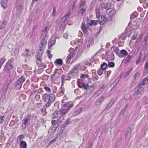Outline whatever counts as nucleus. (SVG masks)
I'll return each instance as SVG.
<instances>
[{"instance_id":"1","label":"nucleus","mask_w":148,"mask_h":148,"mask_svg":"<svg viewBox=\"0 0 148 148\" xmlns=\"http://www.w3.org/2000/svg\"><path fill=\"white\" fill-rule=\"evenodd\" d=\"M55 98V95L52 93L50 94L47 93L44 94L42 95L43 100L47 102L46 103V107L50 106L51 103L54 101Z\"/></svg>"},{"instance_id":"2","label":"nucleus","mask_w":148,"mask_h":148,"mask_svg":"<svg viewBox=\"0 0 148 148\" xmlns=\"http://www.w3.org/2000/svg\"><path fill=\"white\" fill-rule=\"evenodd\" d=\"M111 4L109 2H107L105 3H102L98 6L100 8L101 10L103 11L106 12V10L109 8H110Z\"/></svg>"},{"instance_id":"3","label":"nucleus","mask_w":148,"mask_h":148,"mask_svg":"<svg viewBox=\"0 0 148 148\" xmlns=\"http://www.w3.org/2000/svg\"><path fill=\"white\" fill-rule=\"evenodd\" d=\"M69 51L71 53H69L68 56L66 57V62L68 63H70L71 60V58L73 57L75 54L74 52H71V51H74V49L73 48L70 49L69 50Z\"/></svg>"},{"instance_id":"4","label":"nucleus","mask_w":148,"mask_h":148,"mask_svg":"<svg viewBox=\"0 0 148 148\" xmlns=\"http://www.w3.org/2000/svg\"><path fill=\"white\" fill-rule=\"evenodd\" d=\"M86 8V6L85 5V2H82L81 3L80 6L79 8L78 11L83 15L85 13Z\"/></svg>"},{"instance_id":"5","label":"nucleus","mask_w":148,"mask_h":148,"mask_svg":"<svg viewBox=\"0 0 148 148\" xmlns=\"http://www.w3.org/2000/svg\"><path fill=\"white\" fill-rule=\"evenodd\" d=\"M13 61L12 60H9L7 63L4 69L5 71H9L13 67L12 63Z\"/></svg>"},{"instance_id":"6","label":"nucleus","mask_w":148,"mask_h":148,"mask_svg":"<svg viewBox=\"0 0 148 148\" xmlns=\"http://www.w3.org/2000/svg\"><path fill=\"white\" fill-rule=\"evenodd\" d=\"M106 12L110 17H112L116 13L115 11L110 8H108L106 10Z\"/></svg>"},{"instance_id":"7","label":"nucleus","mask_w":148,"mask_h":148,"mask_svg":"<svg viewBox=\"0 0 148 148\" xmlns=\"http://www.w3.org/2000/svg\"><path fill=\"white\" fill-rule=\"evenodd\" d=\"M78 71L77 70L73 68L69 72V74L72 76L75 77L77 76V73Z\"/></svg>"},{"instance_id":"8","label":"nucleus","mask_w":148,"mask_h":148,"mask_svg":"<svg viewBox=\"0 0 148 148\" xmlns=\"http://www.w3.org/2000/svg\"><path fill=\"white\" fill-rule=\"evenodd\" d=\"M51 123L52 126L51 128V130H56L59 126V125L57 123V121L56 120H52Z\"/></svg>"},{"instance_id":"9","label":"nucleus","mask_w":148,"mask_h":148,"mask_svg":"<svg viewBox=\"0 0 148 148\" xmlns=\"http://www.w3.org/2000/svg\"><path fill=\"white\" fill-rule=\"evenodd\" d=\"M34 116V115L29 114L27 115V116L23 119L25 125L27 124L28 121L30 120Z\"/></svg>"},{"instance_id":"10","label":"nucleus","mask_w":148,"mask_h":148,"mask_svg":"<svg viewBox=\"0 0 148 148\" xmlns=\"http://www.w3.org/2000/svg\"><path fill=\"white\" fill-rule=\"evenodd\" d=\"M46 42L45 40L41 41V44L39 47L40 48L39 49L40 51H42L44 49L46 45Z\"/></svg>"},{"instance_id":"11","label":"nucleus","mask_w":148,"mask_h":148,"mask_svg":"<svg viewBox=\"0 0 148 148\" xmlns=\"http://www.w3.org/2000/svg\"><path fill=\"white\" fill-rule=\"evenodd\" d=\"M100 17L101 20V21L100 18H99L100 20L99 23L100 25H103L108 21V19L104 16H100Z\"/></svg>"},{"instance_id":"12","label":"nucleus","mask_w":148,"mask_h":148,"mask_svg":"<svg viewBox=\"0 0 148 148\" xmlns=\"http://www.w3.org/2000/svg\"><path fill=\"white\" fill-rule=\"evenodd\" d=\"M128 54V52L125 50L123 49L121 50L119 53V57L120 58L123 57V56H125Z\"/></svg>"},{"instance_id":"13","label":"nucleus","mask_w":148,"mask_h":148,"mask_svg":"<svg viewBox=\"0 0 148 148\" xmlns=\"http://www.w3.org/2000/svg\"><path fill=\"white\" fill-rule=\"evenodd\" d=\"M73 106V102L71 101H70L66 104L63 105L62 106V107L63 108L66 107L67 108H69V110L70 108L72 107Z\"/></svg>"},{"instance_id":"14","label":"nucleus","mask_w":148,"mask_h":148,"mask_svg":"<svg viewBox=\"0 0 148 148\" xmlns=\"http://www.w3.org/2000/svg\"><path fill=\"white\" fill-rule=\"evenodd\" d=\"M81 28L84 33L88 34V31L87 29H88L89 27H86V26L84 23H82Z\"/></svg>"},{"instance_id":"15","label":"nucleus","mask_w":148,"mask_h":148,"mask_svg":"<svg viewBox=\"0 0 148 148\" xmlns=\"http://www.w3.org/2000/svg\"><path fill=\"white\" fill-rule=\"evenodd\" d=\"M56 41L52 39H50L48 43L49 49H50L55 44Z\"/></svg>"},{"instance_id":"16","label":"nucleus","mask_w":148,"mask_h":148,"mask_svg":"<svg viewBox=\"0 0 148 148\" xmlns=\"http://www.w3.org/2000/svg\"><path fill=\"white\" fill-rule=\"evenodd\" d=\"M62 116L60 110L58 111L57 110L55 111L53 114V117L54 118H56L58 116L60 117Z\"/></svg>"},{"instance_id":"17","label":"nucleus","mask_w":148,"mask_h":148,"mask_svg":"<svg viewBox=\"0 0 148 148\" xmlns=\"http://www.w3.org/2000/svg\"><path fill=\"white\" fill-rule=\"evenodd\" d=\"M8 0H2L1 1V4L2 7L5 9L8 7Z\"/></svg>"},{"instance_id":"18","label":"nucleus","mask_w":148,"mask_h":148,"mask_svg":"<svg viewBox=\"0 0 148 148\" xmlns=\"http://www.w3.org/2000/svg\"><path fill=\"white\" fill-rule=\"evenodd\" d=\"M100 8L99 6H97L95 9L96 14L97 17L99 18L100 17Z\"/></svg>"},{"instance_id":"19","label":"nucleus","mask_w":148,"mask_h":148,"mask_svg":"<svg viewBox=\"0 0 148 148\" xmlns=\"http://www.w3.org/2000/svg\"><path fill=\"white\" fill-rule=\"evenodd\" d=\"M61 112V114L62 116L63 115H65L66 113L68 112L69 111V108H66V109L61 108L60 110Z\"/></svg>"},{"instance_id":"20","label":"nucleus","mask_w":148,"mask_h":148,"mask_svg":"<svg viewBox=\"0 0 148 148\" xmlns=\"http://www.w3.org/2000/svg\"><path fill=\"white\" fill-rule=\"evenodd\" d=\"M27 145L25 141H21L19 145L20 148H27Z\"/></svg>"},{"instance_id":"21","label":"nucleus","mask_w":148,"mask_h":148,"mask_svg":"<svg viewBox=\"0 0 148 148\" xmlns=\"http://www.w3.org/2000/svg\"><path fill=\"white\" fill-rule=\"evenodd\" d=\"M42 35L41 37V41H45L47 42V39L48 37L47 36V34L45 33L43 34H42Z\"/></svg>"},{"instance_id":"22","label":"nucleus","mask_w":148,"mask_h":148,"mask_svg":"<svg viewBox=\"0 0 148 148\" xmlns=\"http://www.w3.org/2000/svg\"><path fill=\"white\" fill-rule=\"evenodd\" d=\"M113 49V52H114L116 54L119 56V48L117 47H112L111 49Z\"/></svg>"},{"instance_id":"23","label":"nucleus","mask_w":148,"mask_h":148,"mask_svg":"<svg viewBox=\"0 0 148 148\" xmlns=\"http://www.w3.org/2000/svg\"><path fill=\"white\" fill-rule=\"evenodd\" d=\"M82 108H80L79 109H77L76 111L73 113V116H75L78 115L82 111Z\"/></svg>"},{"instance_id":"24","label":"nucleus","mask_w":148,"mask_h":148,"mask_svg":"<svg viewBox=\"0 0 148 148\" xmlns=\"http://www.w3.org/2000/svg\"><path fill=\"white\" fill-rule=\"evenodd\" d=\"M25 80V78L23 77H20L17 81L18 83L23 84Z\"/></svg>"},{"instance_id":"25","label":"nucleus","mask_w":148,"mask_h":148,"mask_svg":"<svg viewBox=\"0 0 148 148\" xmlns=\"http://www.w3.org/2000/svg\"><path fill=\"white\" fill-rule=\"evenodd\" d=\"M42 51H40L37 53V55L36 56V59L40 61L42 58Z\"/></svg>"},{"instance_id":"26","label":"nucleus","mask_w":148,"mask_h":148,"mask_svg":"<svg viewBox=\"0 0 148 148\" xmlns=\"http://www.w3.org/2000/svg\"><path fill=\"white\" fill-rule=\"evenodd\" d=\"M17 12L18 14L20 13L23 10V6L21 5L18 6L17 7Z\"/></svg>"},{"instance_id":"27","label":"nucleus","mask_w":148,"mask_h":148,"mask_svg":"<svg viewBox=\"0 0 148 148\" xmlns=\"http://www.w3.org/2000/svg\"><path fill=\"white\" fill-rule=\"evenodd\" d=\"M70 14L71 13L70 12H68L67 13L66 15L63 18V19H64V22L66 21V20L69 18Z\"/></svg>"},{"instance_id":"28","label":"nucleus","mask_w":148,"mask_h":148,"mask_svg":"<svg viewBox=\"0 0 148 148\" xmlns=\"http://www.w3.org/2000/svg\"><path fill=\"white\" fill-rule=\"evenodd\" d=\"M147 84V81H146L145 79L144 78L140 82V84H139V88L141 87V86H144Z\"/></svg>"},{"instance_id":"29","label":"nucleus","mask_w":148,"mask_h":148,"mask_svg":"<svg viewBox=\"0 0 148 148\" xmlns=\"http://www.w3.org/2000/svg\"><path fill=\"white\" fill-rule=\"evenodd\" d=\"M65 75H62V76L61 81H62V85L64 83V81L65 80H69L71 78L70 77H69V76H68V79H65Z\"/></svg>"},{"instance_id":"30","label":"nucleus","mask_w":148,"mask_h":148,"mask_svg":"<svg viewBox=\"0 0 148 148\" xmlns=\"http://www.w3.org/2000/svg\"><path fill=\"white\" fill-rule=\"evenodd\" d=\"M97 20H91V22L89 23V24L90 26H92V25H97Z\"/></svg>"},{"instance_id":"31","label":"nucleus","mask_w":148,"mask_h":148,"mask_svg":"<svg viewBox=\"0 0 148 148\" xmlns=\"http://www.w3.org/2000/svg\"><path fill=\"white\" fill-rule=\"evenodd\" d=\"M55 62L60 65H62V61L61 59H57Z\"/></svg>"},{"instance_id":"32","label":"nucleus","mask_w":148,"mask_h":148,"mask_svg":"<svg viewBox=\"0 0 148 148\" xmlns=\"http://www.w3.org/2000/svg\"><path fill=\"white\" fill-rule=\"evenodd\" d=\"M107 67V65L106 63H103L101 65V69L103 70H105Z\"/></svg>"},{"instance_id":"33","label":"nucleus","mask_w":148,"mask_h":148,"mask_svg":"<svg viewBox=\"0 0 148 148\" xmlns=\"http://www.w3.org/2000/svg\"><path fill=\"white\" fill-rule=\"evenodd\" d=\"M75 70H77V71L81 68L80 65V64H78L75 66L73 68Z\"/></svg>"},{"instance_id":"34","label":"nucleus","mask_w":148,"mask_h":148,"mask_svg":"<svg viewBox=\"0 0 148 148\" xmlns=\"http://www.w3.org/2000/svg\"><path fill=\"white\" fill-rule=\"evenodd\" d=\"M145 71L147 73L148 72V61L146 62L145 64Z\"/></svg>"},{"instance_id":"35","label":"nucleus","mask_w":148,"mask_h":148,"mask_svg":"<svg viewBox=\"0 0 148 148\" xmlns=\"http://www.w3.org/2000/svg\"><path fill=\"white\" fill-rule=\"evenodd\" d=\"M22 84L19 83L17 82L15 86L16 88L17 89H20L22 86Z\"/></svg>"},{"instance_id":"36","label":"nucleus","mask_w":148,"mask_h":148,"mask_svg":"<svg viewBox=\"0 0 148 148\" xmlns=\"http://www.w3.org/2000/svg\"><path fill=\"white\" fill-rule=\"evenodd\" d=\"M23 136L22 135H19L17 138V142L18 143H19V142L20 141H21L23 139Z\"/></svg>"},{"instance_id":"37","label":"nucleus","mask_w":148,"mask_h":148,"mask_svg":"<svg viewBox=\"0 0 148 148\" xmlns=\"http://www.w3.org/2000/svg\"><path fill=\"white\" fill-rule=\"evenodd\" d=\"M5 118L4 116H0V124H2L5 122Z\"/></svg>"},{"instance_id":"38","label":"nucleus","mask_w":148,"mask_h":148,"mask_svg":"<svg viewBox=\"0 0 148 148\" xmlns=\"http://www.w3.org/2000/svg\"><path fill=\"white\" fill-rule=\"evenodd\" d=\"M131 58V56L130 55L128 56H127L125 59V63L127 64V63H128L129 62Z\"/></svg>"},{"instance_id":"39","label":"nucleus","mask_w":148,"mask_h":148,"mask_svg":"<svg viewBox=\"0 0 148 148\" xmlns=\"http://www.w3.org/2000/svg\"><path fill=\"white\" fill-rule=\"evenodd\" d=\"M29 52V50L28 49H25V51L24 52L23 54V55L24 56H27L29 55V54H28V52Z\"/></svg>"},{"instance_id":"40","label":"nucleus","mask_w":148,"mask_h":148,"mask_svg":"<svg viewBox=\"0 0 148 148\" xmlns=\"http://www.w3.org/2000/svg\"><path fill=\"white\" fill-rule=\"evenodd\" d=\"M138 14L136 12H134L131 16V19H133L135 17L137 16H138Z\"/></svg>"},{"instance_id":"41","label":"nucleus","mask_w":148,"mask_h":148,"mask_svg":"<svg viewBox=\"0 0 148 148\" xmlns=\"http://www.w3.org/2000/svg\"><path fill=\"white\" fill-rule=\"evenodd\" d=\"M103 70L101 69H98L97 72L99 75H101L103 74Z\"/></svg>"},{"instance_id":"42","label":"nucleus","mask_w":148,"mask_h":148,"mask_svg":"<svg viewBox=\"0 0 148 148\" xmlns=\"http://www.w3.org/2000/svg\"><path fill=\"white\" fill-rule=\"evenodd\" d=\"M115 63L113 62H109L108 63V65L109 67H113L114 66Z\"/></svg>"},{"instance_id":"43","label":"nucleus","mask_w":148,"mask_h":148,"mask_svg":"<svg viewBox=\"0 0 148 148\" xmlns=\"http://www.w3.org/2000/svg\"><path fill=\"white\" fill-rule=\"evenodd\" d=\"M70 121V118H68L66 121L65 123L63 125V127H64V126H66L68 125L69 124Z\"/></svg>"},{"instance_id":"44","label":"nucleus","mask_w":148,"mask_h":148,"mask_svg":"<svg viewBox=\"0 0 148 148\" xmlns=\"http://www.w3.org/2000/svg\"><path fill=\"white\" fill-rule=\"evenodd\" d=\"M82 86H83V87L86 89H87L88 86V85L87 84H86L84 83H82Z\"/></svg>"},{"instance_id":"45","label":"nucleus","mask_w":148,"mask_h":148,"mask_svg":"<svg viewBox=\"0 0 148 148\" xmlns=\"http://www.w3.org/2000/svg\"><path fill=\"white\" fill-rule=\"evenodd\" d=\"M60 119L58 120V122L60 123H62L64 120V116H62L60 117Z\"/></svg>"},{"instance_id":"46","label":"nucleus","mask_w":148,"mask_h":148,"mask_svg":"<svg viewBox=\"0 0 148 148\" xmlns=\"http://www.w3.org/2000/svg\"><path fill=\"white\" fill-rule=\"evenodd\" d=\"M58 136H56V138L54 139L53 140H51V141H50L48 144V145H51L52 143H54L55 141L58 138Z\"/></svg>"},{"instance_id":"47","label":"nucleus","mask_w":148,"mask_h":148,"mask_svg":"<svg viewBox=\"0 0 148 148\" xmlns=\"http://www.w3.org/2000/svg\"><path fill=\"white\" fill-rule=\"evenodd\" d=\"M44 89L45 90L46 92H50L51 91V90L50 88L49 87H47V86H45L44 87Z\"/></svg>"},{"instance_id":"48","label":"nucleus","mask_w":148,"mask_h":148,"mask_svg":"<svg viewBox=\"0 0 148 148\" xmlns=\"http://www.w3.org/2000/svg\"><path fill=\"white\" fill-rule=\"evenodd\" d=\"M15 75V72L14 71H13L12 72V73H11V72L10 73L9 75L10 77L12 78V77H13Z\"/></svg>"},{"instance_id":"49","label":"nucleus","mask_w":148,"mask_h":148,"mask_svg":"<svg viewBox=\"0 0 148 148\" xmlns=\"http://www.w3.org/2000/svg\"><path fill=\"white\" fill-rule=\"evenodd\" d=\"M37 28V26L35 25L34 26L33 28H32V35H33L34 34H35V29Z\"/></svg>"},{"instance_id":"50","label":"nucleus","mask_w":148,"mask_h":148,"mask_svg":"<svg viewBox=\"0 0 148 148\" xmlns=\"http://www.w3.org/2000/svg\"><path fill=\"white\" fill-rule=\"evenodd\" d=\"M127 106V105H126L125 108L124 109H123V110H122L121 111V112L120 113V114H122L123 115L124 114V113L125 112V111L126 109Z\"/></svg>"},{"instance_id":"51","label":"nucleus","mask_w":148,"mask_h":148,"mask_svg":"<svg viewBox=\"0 0 148 148\" xmlns=\"http://www.w3.org/2000/svg\"><path fill=\"white\" fill-rule=\"evenodd\" d=\"M48 27L47 26H45L44 29L43 31L42 32V34H43L45 33V34H47V30L48 29Z\"/></svg>"},{"instance_id":"52","label":"nucleus","mask_w":148,"mask_h":148,"mask_svg":"<svg viewBox=\"0 0 148 148\" xmlns=\"http://www.w3.org/2000/svg\"><path fill=\"white\" fill-rule=\"evenodd\" d=\"M56 13V8L54 7H53V11L52 13V15L53 16H54L55 15Z\"/></svg>"},{"instance_id":"53","label":"nucleus","mask_w":148,"mask_h":148,"mask_svg":"<svg viewBox=\"0 0 148 148\" xmlns=\"http://www.w3.org/2000/svg\"><path fill=\"white\" fill-rule=\"evenodd\" d=\"M69 36L68 34L67 33H65L63 34V37L65 39H67Z\"/></svg>"},{"instance_id":"54","label":"nucleus","mask_w":148,"mask_h":148,"mask_svg":"<svg viewBox=\"0 0 148 148\" xmlns=\"http://www.w3.org/2000/svg\"><path fill=\"white\" fill-rule=\"evenodd\" d=\"M48 107H46V104L41 109L42 112H44L46 108H47Z\"/></svg>"},{"instance_id":"55","label":"nucleus","mask_w":148,"mask_h":148,"mask_svg":"<svg viewBox=\"0 0 148 148\" xmlns=\"http://www.w3.org/2000/svg\"><path fill=\"white\" fill-rule=\"evenodd\" d=\"M119 80V78H117L115 80V82L113 83V84H114L115 85H116L118 82Z\"/></svg>"},{"instance_id":"56","label":"nucleus","mask_w":148,"mask_h":148,"mask_svg":"<svg viewBox=\"0 0 148 148\" xmlns=\"http://www.w3.org/2000/svg\"><path fill=\"white\" fill-rule=\"evenodd\" d=\"M101 101L100 100H98L96 102V105H97L99 106L100 105L101 103Z\"/></svg>"},{"instance_id":"57","label":"nucleus","mask_w":148,"mask_h":148,"mask_svg":"<svg viewBox=\"0 0 148 148\" xmlns=\"http://www.w3.org/2000/svg\"><path fill=\"white\" fill-rule=\"evenodd\" d=\"M92 144L90 143L88 144V146L86 148H92Z\"/></svg>"},{"instance_id":"58","label":"nucleus","mask_w":148,"mask_h":148,"mask_svg":"<svg viewBox=\"0 0 148 148\" xmlns=\"http://www.w3.org/2000/svg\"><path fill=\"white\" fill-rule=\"evenodd\" d=\"M101 93V92H100V91H98L95 94V95H96L97 97Z\"/></svg>"},{"instance_id":"59","label":"nucleus","mask_w":148,"mask_h":148,"mask_svg":"<svg viewBox=\"0 0 148 148\" xmlns=\"http://www.w3.org/2000/svg\"><path fill=\"white\" fill-rule=\"evenodd\" d=\"M88 75H84V74H82L81 76V78H85V77H88Z\"/></svg>"},{"instance_id":"60","label":"nucleus","mask_w":148,"mask_h":148,"mask_svg":"<svg viewBox=\"0 0 148 148\" xmlns=\"http://www.w3.org/2000/svg\"><path fill=\"white\" fill-rule=\"evenodd\" d=\"M132 68H131V69L128 71H127V72L125 73V75H126V76H128L129 74L130 73V72H131V71L132 70Z\"/></svg>"},{"instance_id":"61","label":"nucleus","mask_w":148,"mask_h":148,"mask_svg":"<svg viewBox=\"0 0 148 148\" xmlns=\"http://www.w3.org/2000/svg\"><path fill=\"white\" fill-rule=\"evenodd\" d=\"M63 130H60L58 133L57 134V136H58V135H61L63 132Z\"/></svg>"},{"instance_id":"62","label":"nucleus","mask_w":148,"mask_h":148,"mask_svg":"<svg viewBox=\"0 0 148 148\" xmlns=\"http://www.w3.org/2000/svg\"><path fill=\"white\" fill-rule=\"evenodd\" d=\"M89 89L90 90V91L91 92H92L93 90H94V87H93V86H90L89 88Z\"/></svg>"},{"instance_id":"63","label":"nucleus","mask_w":148,"mask_h":148,"mask_svg":"<svg viewBox=\"0 0 148 148\" xmlns=\"http://www.w3.org/2000/svg\"><path fill=\"white\" fill-rule=\"evenodd\" d=\"M110 107H111V106L109 104L108 105H107V106L106 107L105 109L104 110H104H109L110 109Z\"/></svg>"},{"instance_id":"64","label":"nucleus","mask_w":148,"mask_h":148,"mask_svg":"<svg viewBox=\"0 0 148 148\" xmlns=\"http://www.w3.org/2000/svg\"><path fill=\"white\" fill-rule=\"evenodd\" d=\"M139 94V89L138 88H137L135 92V94L136 95H138Z\"/></svg>"}]
</instances>
